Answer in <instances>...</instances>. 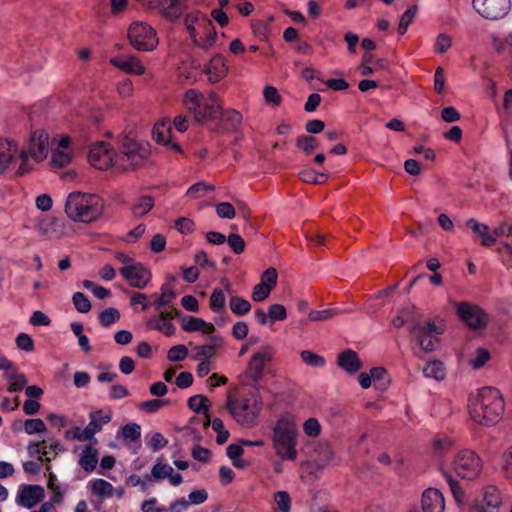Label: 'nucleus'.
Listing matches in <instances>:
<instances>
[{
    "label": "nucleus",
    "mask_w": 512,
    "mask_h": 512,
    "mask_svg": "<svg viewBox=\"0 0 512 512\" xmlns=\"http://www.w3.org/2000/svg\"><path fill=\"white\" fill-rule=\"evenodd\" d=\"M45 498V490L37 484H21L18 487L15 502L18 506L32 509Z\"/></svg>",
    "instance_id": "nucleus-14"
},
{
    "label": "nucleus",
    "mask_w": 512,
    "mask_h": 512,
    "mask_svg": "<svg viewBox=\"0 0 512 512\" xmlns=\"http://www.w3.org/2000/svg\"><path fill=\"white\" fill-rule=\"evenodd\" d=\"M271 291L272 288L268 287L264 283H258L253 288L252 300L255 302H262L269 297Z\"/></svg>",
    "instance_id": "nucleus-57"
},
{
    "label": "nucleus",
    "mask_w": 512,
    "mask_h": 512,
    "mask_svg": "<svg viewBox=\"0 0 512 512\" xmlns=\"http://www.w3.org/2000/svg\"><path fill=\"white\" fill-rule=\"evenodd\" d=\"M110 63L126 73L142 75L145 72V67L140 60L132 55L114 57L110 60Z\"/></svg>",
    "instance_id": "nucleus-18"
},
{
    "label": "nucleus",
    "mask_w": 512,
    "mask_h": 512,
    "mask_svg": "<svg viewBox=\"0 0 512 512\" xmlns=\"http://www.w3.org/2000/svg\"><path fill=\"white\" fill-rule=\"evenodd\" d=\"M217 33L215 29L209 31L207 35L199 36L196 34V39L191 38L193 44L203 50H208L215 42Z\"/></svg>",
    "instance_id": "nucleus-44"
},
{
    "label": "nucleus",
    "mask_w": 512,
    "mask_h": 512,
    "mask_svg": "<svg viewBox=\"0 0 512 512\" xmlns=\"http://www.w3.org/2000/svg\"><path fill=\"white\" fill-rule=\"evenodd\" d=\"M72 302L75 309L80 313H87L91 309V303L86 295L82 292H76L72 296Z\"/></svg>",
    "instance_id": "nucleus-50"
},
{
    "label": "nucleus",
    "mask_w": 512,
    "mask_h": 512,
    "mask_svg": "<svg viewBox=\"0 0 512 512\" xmlns=\"http://www.w3.org/2000/svg\"><path fill=\"white\" fill-rule=\"evenodd\" d=\"M338 365L348 373H355L361 368L357 354L350 349L339 354Z\"/></svg>",
    "instance_id": "nucleus-29"
},
{
    "label": "nucleus",
    "mask_w": 512,
    "mask_h": 512,
    "mask_svg": "<svg viewBox=\"0 0 512 512\" xmlns=\"http://www.w3.org/2000/svg\"><path fill=\"white\" fill-rule=\"evenodd\" d=\"M274 501L276 502L281 512H290L291 498L286 491H278L274 494Z\"/></svg>",
    "instance_id": "nucleus-55"
},
{
    "label": "nucleus",
    "mask_w": 512,
    "mask_h": 512,
    "mask_svg": "<svg viewBox=\"0 0 512 512\" xmlns=\"http://www.w3.org/2000/svg\"><path fill=\"white\" fill-rule=\"evenodd\" d=\"M16 345L20 350L31 352L34 349L33 339L26 333H19L16 337Z\"/></svg>",
    "instance_id": "nucleus-64"
},
{
    "label": "nucleus",
    "mask_w": 512,
    "mask_h": 512,
    "mask_svg": "<svg viewBox=\"0 0 512 512\" xmlns=\"http://www.w3.org/2000/svg\"><path fill=\"white\" fill-rule=\"evenodd\" d=\"M303 431L308 437H317L321 433V425L316 418H309L303 424Z\"/></svg>",
    "instance_id": "nucleus-56"
},
{
    "label": "nucleus",
    "mask_w": 512,
    "mask_h": 512,
    "mask_svg": "<svg viewBox=\"0 0 512 512\" xmlns=\"http://www.w3.org/2000/svg\"><path fill=\"white\" fill-rule=\"evenodd\" d=\"M103 201L96 194L72 192L65 204L67 216L77 222L90 223L102 215Z\"/></svg>",
    "instance_id": "nucleus-4"
},
{
    "label": "nucleus",
    "mask_w": 512,
    "mask_h": 512,
    "mask_svg": "<svg viewBox=\"0 0 512 512\" xmlns=\"http://www.w3.org/2000/svg\"><path fill=\"white\" fill-rule=\"evenodd\" d=\"M154 206V199L149 195H144L135 201L131 207L134 217L140 218L146 215Z\"/></svg>",
    "instance_id": "nucleus-33"
},
{
    "label": "nucleus",
    "mask_w": 512,
    "mask_h": 512,
    "mask_svg": "<svg viewBox=\"0 0 512 512\" xmlns=\"http://www.w3.org/2000/svg\"><path fill=\"white\" fill-rule=\"evenodd\" d=\"M443 476L450 488V491H451L454 499L458 503H461L464 499V493L462 491V488L460 487L459 482L456 479H454L450 473H448L446 471L443 472Z\"/></svg>",
    "instance_id": "nucleus-45"
},
{
    "label": "nucleus",
    "mask_w": 512,
    "mask_h": 512,
    "mask_svg": "<svg viewBox=\"0 0 512 512\" xmlns=\"http://www.w3.org/2000/svg\"><path fill=\"white\" fill-rule=\"evenodd\" d=\"M501 469L506 478L512 479V446L502 454Z\"/></svg>",
    "instance_id": "nucleus-58"
},
{
    "label": "nucleus",
    "mask_w": 512,
    "mask_h": 512,
    "mask_svg": "<svg viewBox=\"0 0 512 512\" xmlns=\"http://www.w3.org/2000/svg\"><path fill=\"white\" fill-rule=\"evenodd\" d=\"M205 72L208 75L209 81L212 83L218 82L224 78L228 72V66L224 57L220 54L214 55L208 65L205 66Z\"/></svg>",
    "instance_id": "nucleus-19"
},
{
    "label": "nucleus",
    "mask_w": 512,
    "mask_h": 512,
    "mask_svg": "<svg viewBox=\"0 0 512 512\" xmlns=\"http://www.w3.org/2000/svg\"><path fill=\"white\" fill-rule=\"evenodd\" d=\"M122 437L125 441L136 442L141 437V427L136 423H129L122 427Z\"/></svg>",
    "instance_id": "nucleus-46"
},
{
    "label": "nucleus",
    "mask_w": 512,
    "mask_h": 512,
    "mask_svg": "<svg viewBox=\"0 0 512 512\" xmlns=\"http://www.w3.org/2000/svg\"><path fill=\"white\" fill-rule=\"evenodd\" d=\"M89 491L100 500L110 498L114 495L113 485L104 479H93L87 484Z\"/></svg>",
    "instance_id": "nucleus-25"
},
{
    "label": "nucleus",
    "mask_w": 512,
    "mask_h": 512,
    "mask_svg": "<svg viewBox=\"0 0 512 512\" xmlns=\"http://www.w3.org/2000/svg\"><path fill=\"white\" fill-rule=\"evenodd\" d=\"M130 44L138 51H152L158 44L156 32L146 23L135 22L128 30Z\"/></svg>",
    "instance_id": "nucleus-10"
},
{
    "label": "nucleus",
    "mask_w": 512,
    "mask_h": 512,
    "mask_svg": "<svg viewBox=\"0 0 512 512\" xmlns=\"http://www.w3.org/2000/svg\"><path fill=\"white\" fill-rule=\"evenodd\" d=\"M229 307L238 316L246 315L251 310L249 301L240 296H232L229 300Z\"/></svg>",
    "instance_id": "nucleus-38"
},
{
    "label": "nucleus",
    "mask_w": 512,
    "mask_h": 512,
    "mask_svg": "<svg viewBox=\"0 0 512 512\" xmlns=\"http://www.w3.org/2000/svg\"><path fill=\"white\" fill-rule=\"evenodd\" d=\"M340 310L337 308H329L325 310H311L309 312V320L311 321H326L339 314Z\"/></svg>",
    "instance_id": "nucleus-49"
},
{
    "label": "nucleus",
    "mask_w": 512,
    "mask_h": 512,
    "mask_svg": "<svg viewBox=\"0 0 512 512\" xmlns=\"http://www.w3.org/2000/svg\"><path fill=\"white\" fill-rule=\"evenodd\" d=\"M450 467L458 477L471 481L480 475L483 463L476 452L464 449L454 456Z\"/></svg>",
    "instance_id": "nucleus-9"
},
{
    "label": "nucleus",
    "mask_w": 512,
    "mask_h": 512,
    "mask_svg": "<svg viewBox=\"0 0 512 512\" xmlns=\"http://www.w3.org/2000/svg\"><path fill=\"white\" fill-rule=\"evenodd\" d=\"M423 374L427 378L441 381L446 376L444 364L441 361L428 362L423 368Z\"/></svg>",
    "instance_id": "nucleus-34"
},
{
    "label": "nucleus",
    "mask_w": 512,
    "mask_h": 512,
    "mask_svg": "<svg viewBox=\"0 0 512 512\" xmlns=\"http://www.w3.org/2000/svg\"><path fill=\"white\" fill-rule=\"evenodd\" d=\"M151 297L155 299L152 303L154 309L156 311H162L163 307L169 306L173 302L177 294L169 283H164L160 288V294L154 293Z\"/></svg>",
    "instance_id": "nucleus-24"
},
{
    "label": "nucleus",
    "mask_w": 512,
    "mask_h": 512,
    "mask_svg": "<svg viewBox=\"0 0 512 512\" xmlns=\"http://www.w3.org/2000/svg\"><path fill=\"white\" fill-rule=\"evenodd\" d=\"M3 376L4 379L8 382L7 390L11 393L22 391L28 382L26 376L19 371L17 366H15Z\"/></svg>",
    "instance_id": "nucleus-26"
},
{
    "label": "nucleus",
    "mask_w": 512,
    "mask_h": 512,
    "mask_svg": "<svg viewBox=\"0 0 512 512\" xmlns=\"http://www.w3.org/2000/svg\"><path fill=\"white\" fill-rule=\"evenodd\" d=\"M468 408L473 421L492 426L498 423L504 413V400L496 388L483 387L469 397Z\"/></svg>",
    "instance_id": "nucleus-2"
},
{
    "label": "nucleus",
    "mask_w": 512,
    "mask_h": 512,
    "mask_svg": "<svg viewBox=\"0 0 512 512\" xmlns=\"http://www.w3.org/2000/svg\"><path fill=\"white\" fill-rule=\"evenodd\" d=\"M46 429L44 421L40 418H29L24 422V431L28 435L44 433Z\"/></svg>",
    "instance_id": "nucleus-43"
},
{
    "label": "nucleus",
    "mask_w": 512,
    "mask_h": 512,
    "mask_svg": "<svg viewBox=\"0 0 512 512\" xmlns=\"http://www.w3.org/2000/svg\"><path fill=\"white\" fill-rule=\"evenodd\" d=\"M222 120L226 130H235L242 121V115L236 110H229L222 114Z\"/></svg>",
    "instance_id": "nucleus-41"
},
{
    "label": "nucleus",
    "mask_w": 512,
    "mask_h": 512,
    "mask_svg": "<svg viewBox=\"0 0 512 512\" xmlns=\"http://www.w3.org/2000/svg\"><path fill=\"white\" fill-rule=\"evenodd\" d=\"M300 178L306 183L322 184L326 182L327 175L308 169L300 173Z\"/></svg>",
    "instance_id": "nucleus-51"
},
{
    "label": "nucleus",
    "mask_w": 512,
    "mask_h": 512,
    "mask_svg": "<svg viewBox=\"0 0 512 512\" xmlns=\"http://www.w3.org/2000/svg\"><path fill=\"white\" fill-rule=\"evenodd\" d=\"M121 314L118 309L109 307L101 311L98 315L99 324L104 328H109L120 320Z\"/></svg>",
    "instance_id": "nucleus-36"
},
{
    "label": "nucleus",
    "mask_w": 512,
    "mask_h": 512,
    "mask_svg": "<svg viewBox=\"0 0 512 512\" xmlns=\"http://www.w3.org/2000/svg\"><path fill=\"white\" fill-rule=\"evenodd\" d=\"M297 147L302 149L305 153L310 154L318 147V141L312 136L302 135L297 138Z\"/></svg>",
    "instance_id": "nucleus-53"
},
{
    "label": "nucleus",
    "mask_w": 512,
    "mask_h": 512,
    "mask_svg": "<svg viewBox=\"0 0 512 512\" xmlns=\"http://www.w3.org/2000/svg\"><path fill=\"white\" fill-rule=\"evenodd\" d=\"M298 429L292 416L281 415L272 429V447L281 461H295L298 456Z\"/></svg>",
    "instance_id": "nucleus-3"
},
{
    "label": "nucleus",
    "mask_w": 512,
    "mask_h": 512,
    "mask_svg": "<svg viewBox=\"0 0 512 512\" xmlns=\"http://www.w3.org/2000/svg\"><path fill=\"white\" fill-rule=\"evenodd\" d=\"M475 11L485 19H503L511 10V0H472Z\"/></svg>",
    "instance_id": "nucleus-11"
},
{
    "label": "nucleus",
    "mask_w": 512,
    "mask_h": 512,
    "mask_svg": "<svg viewBox=\"0 0 512 512\" xmlns=\"http://www.w3.org/2000/svg\"><path fill=\"white\" fill-rule=\"evenodd\" d=\"M111 421L110 415H104L101 410L93 411L90 413V422L83 429L84 430V438L91 440L94 438V435L98 433L102 426L109 423Z\"/></svg>",
    "instance_id": "nucleus-22"
},
{
    "label": "nucleus",
    "mask_w": 512,
    "mask_h": 512,
    "mask_svg": "<svg viewBox=\"0 0 512 512\" xmlns=\"http://www.w3.org/2000/svg\"><path fill=\"white\" fill-rule=\"evenodd\" d=\"M466 226L469 227L475 234L482 238V245L486 247L492 246L496 242V238L489 234V226L470 218L466 222Z\"/></svg>",
    "instance_id": "nucleus-27"
},
{
    "label": "nucleus",
    "mask_w": 512,
    "mask_h": 512,
    "mask_svg": "<svg viewBox=\"0 0 512 512\" xmlns=\"http://www.w3.org/2000/svg\"><path fill=\"white\" fill-rule=\"evenodd\" d=\"M187 355V347L183 344H178L169 349L167 358L172 362H179L184 360L187 357Z\"/></svg>",
    "instance_id": "nucleus-54"
},
{
    "label": "nucleus",
    "mask_w": 512,
    "mask_h": 512,
    "mask_svg": "<svg viewBox=\"0 0 512 512\" xmlns=\"http://www.w3.org/2000/svg\"><path fill=\"white\" fill-rule=\"evenodd\" d=\"M156 2L162 8L163 16L170 21L177 20L185 6V0H156Z\"/></svg>",
    "instance_id": "nucleus-23"
},
{
    "label": "nucleus",
    "mask_w": 512,
    "mask_h": 512,
    "mask_svg": "<svg viewBox=\"0 0 512 512\" xmlns=\"http://www.w3.org/2000/svg\"><path fill=\"white\" fill-rule=\"evenodd\" d=\"M423 512H444L445 501L443 494L435 488H428L422 495Z\"/></svg>",
    "instance_id": "nucleus-16"
},
{
    "label": "nucleus",
    "mask_w": 512,
    "mask_h": 512,
    "mask_svg": "<svg viewBox=\"0 0 512 512\" xmlns=\"http://www.w3.org/2000/svg\"><path fill=\"white\" fill-rule=\"evenodd\" d=\"M172 472L173 468L169 464L160 461L156 462L151 469V475L155 480L166 479Z\"/></svg>",
    "instance_id": "nucleus-48"
},
{
    "label": "nucleus",
    "mask_w": 512,
    "mask_h": 512,
    "mask_svg": "<svg viewBox=\"0 0 512 512\" xmlns=\"http://www.w3.org/2000/svg\"><path fill=\"white\" fill-rule=\"evenodd\" d=\"M270 322L282 321L286 319V308L282 304H272L268 309Z\"/></svg>",
    "instance_id": "nucleus-59"
},
{
    "label": "nucleus",
    "mask_w": 512,
    "mask_h": 512,
    "mask_svg": "<svg viewBox=\"0 0 512 512\" xmlns=\"http://www.w3.org/2000/svg\"><path fill=\"white\" fill-rule=\"evenodd\" d=\"M502 503L500 491L494 486H488L483 493L482 503L479 505V512H499Z\"/></svg>",
    "instance_id": "nucleus-20"
},
{
    "label": "nucleus",
    "mask_w": 512,
    "mask_h": 512,
    "mask_svg": "<svg viewBox=\"0 0 512 512\" xmlns=\"http://www.w3.org/2000/svg\"><path fill=\"white\" fill-rule=\"evenodd\" d=\"M226 241L232 251L236 254L242 253L245 249V241L238 234H230L228 238H226Z\"/></svg>",
    "instance_id": "nucleus-63"
},
{
    "label": "nucleus",
    "mask_w": 512,
    "mask_h": 512,
    "mask_svg": "<svg viewBox=\"0 0 512 512\" xmlns=\"http://www.w3.org/2000/svg\"><path fill=\"white\" fill-rule=\"evenodd\" d=\"M417 10V6L413 5L402 14L398 26V32L400 35H404L407 32L409 25L413 22L417 14Z\"/></svg>",
    "instance_id": "nucleus-40"
},
{
    "label": "nucleus",
    "mask_w": 512,
    "mask_h": 512,
    "mask_svg": "<svg viewBox=\"0 0 512 512\" xmlns=\"http://www.w3.org/2000/svg\"><path fill=\"white\" fill-rule=\"evenodd\" d=\"M157 312V315L151 316L147 320V327L157 330L166 336H172L175 333V326L169 320L170 315L162 311Z\"/></svg>",
    "instance_id": "nucleus-21"
},
{
    "label": "nucleus",
    "mask_w": 512,
    "mask_h": 512,
    "mask_svg": "<svg viewBox=\"0 0 512 512\" xmlns=\"http://www.w3.org/2000/svg\"><path fill=\"white\" fill-rule=\"evenodd\" d=\"M458 317L471 329H482L487 324L486 313L477 305L461 302L457 307Z\"/></svg>",
    "instance_id": "nucleus-13"
},
{
    "label": "nucleus",
    "mask_w": 512,
    "mask_h": 512,
    "mask_svg": "<svg viewBox=\"0 0 512 512\" xmlns=\"http://www.w3.org/2000/svg\"><path fill=\"white\" fill-rule=\"evenodd\" d=\"M222 342V339L217 336L210 337V343L206 345L196 346L193 348V359L200 360L201 358L209 359L213 357L214 350Z\"/></svg>",
    "instance_id": "nucleus-31"
},
{
    "label": "nucleus",
    "mask_w": 512,
    "mask_h": 512,
    "mask_svg": "<svg viewBox=\"0 0 512 512\" xmlns=\"http://www.w3.org/2000/svg\"><path fill=\"white\" fill-rule=\"evenodd\" d=\"M119 271L134 288L143 289L151 280L150 271L138 262L123 266Z\"/></svg>",
    "instance_id": "nucleus-15"
},
{
    "label": "nucleus",
    "mask_w": 512,
    "mask_h": 512,
    "mask_svg": "<svg viewBox=\"0 0 512 512\" xmlns=\"http://www.w3.org/2000/svg\"><path fill=\"white\" fill-rule=\"evenodd\" d=\"M72 160L71 151H64L60 148L52 150L51 164L53 167L62 168L68 165Z\"/></svg>",
    "instance_id": "nucleus-39"
},
{
    "label": "nucleus",
    "mask_w": 512,
    "mask_h": 512,
    "mask_svg": "<svg viewBox=\"0 0 512 512\" xmlns=\"http://www.w3.org/2000/svg\"><path fill=\"white\" fill-rule=\"evenodd\" d=\"M183 104L197 122L216 119L221 115L219 97L214 92L205 96L196 89H189L184 94Z\"/></svg>",
    "instance_id": "nucleus-6"
},
{
    "label": "nucleus",
    "mask_w": 512,
    "mask_h": 512,
    "mask_svg": "<svg viewBox=\"0 0 512 512\" xmlns=\"http://www.w3.org/2000/svg\"><path fill=\"white\" fill-rule=\"evenodd\" d=\"M203 325H205V321L202 318L182 316L181 327L186 332L200 331Z\"/></svg>",
    "instance_id": "nucleus-47"
},
{
    "label": "nucleus",
    "mask_w": 512,
    "mask_h": 512,
    "mask_svg": "<svg viewBox=\"0 0 512 512\" xmlns=\"http://www.w3.org/2000/svg\"><path fill=\"white\" fill-rule=\"evenodd\" d=\"M153 139L163 145H171V148L174 149L177 152H181V147L177 143L171 142V131L170 129H166L165 124H158L155 125L153 128Z\"/></svg>",
    "instance_id": "nucleus-32"
},
{
    "label": "nucleus",
    "mask_w": 512,
    "mask_h": 512,
    "mask_svg": "<svg viewBox=\"0 0 512 512\" xmlns=\"http://www.w3.org/2000/svg\"><path fill=\"white\" fill-rule=\"evenodd\" d=\"M188 406L194 412H196L198 414L202 413L205 415V421H204L205 427H208L210 425V417L208 415L210 402L207 397H205L204 395H201V394L191 396L188 399Z\"/></svg>",
    "instance_id": "nucleus-28"
},
{
    "label": "nucleus",
    "mask_w": 512,
    "mask_h": 512,
    "mask_svg": "<svg viewBox=\"0 0 512 512\" xmlns=\"http://www.w3.org/2000/svg\"><path fill=\"white\" fill-rule=\"evenodd\" d=\"M98 463V451L91 446H85L82 450L78 464L86 472H92Z\"/></svg>",
    "instance_id": "nucleus-30"
},
{
    "label": "nucleus",
    "mask_w": 512,
    "mask_h": 512,
    "mask_svg": "<svg viewBox=\"0 0 512 512\" xmlns=\"http://www.w3.org/2000/svg\"><path fill=\"white\" fill-rule=\"evenodd\" d=\"M263 402L257 392L250 397L234 399L228 396L226 407L234 420L244 426L253 427L256 424L257 417L262 410Z\"/></svg>",
    "instance_id": "nucleus-7"
},
{
    "label": "nucleus",
    "mask_w": 512,
    "mask_h": 512,
    "mask_svg": "<svg viewBox=\"0 0 512 512\" xmlns=\"http://www.w3.org/2000/svg\"><path fill=\"white\" fill-rule=\"evenodd\" d=\"M301 359L306 365L315 367V368L324 367L326 364L324 357H322L321 355H318L310 350H303L301 352Z\"/></svg>",
    "instance_id": "nucleus-42"
},
{
    "label": "nucleus",
    "mask_w": 512,
    "mask_h": 512,
    "mask_svg": "<svg viewBox=\"0 0 512 512\" xmlns=\"http://www.w3.org/2000/svg\"><path fill=\"white\" fill-rule=\"evenodd\" d=\"M48 153V135L44 131H34L31 133L29 144L26 149L18 150L14 164L19 162L17 174L22 175L31 169L28 164L29 156L36 161H40L47 156Z\"/></svg>",
    "instance_id": "nucleus-8"
},
{
    "label": "nucleus",
    "mask_w": 512,
    "mask_h": 512,
    "mask_svg": "<svg viewBox=\"0 0 512 512\" xmlns=\"http://www.w3.org/2000/svg\"><path fill=\"white\" fill-rule=\"evenodd\" d=\"M202 16L203 14L199 11L186 15L184 22L186 29L189 32L190 38L196 39V34L198 33L196 27L199 23V19H201Z\"/></svg>",
    "instance_id": "nucleus-52"
},
{
    "label": "nucleus",
    "mask_w": 512,
    "mask_h": 512,
    "mask_svg": "<svg viewBox=\"0 0 512 512\" xmlns=\"http://www.w3.org/2000/svg\"><path fill=\"white\" fill-rule=\"evenodd\" d=\"M273 356L274 349L271 346H264L253 354L248 363L246 375L254 384L262 380L264 369L271 362Z\"/></svg>",
    "instance_id": "nucleus-12"
},
{
    "label": "nucleus",
    "mask_w": 512,
    "mask_h": 512,
    "mask_svg": "<svg viewBox=\"0 0 512 512\" xmlns=\"http://www.w3.org/2000/svg\"><path fill=\"white\" fill-rule=\"evenodd\" d=\"M216 212L220 218L232 219L235 217V208L229 202H220L216 205Z\"/></svg>",
    "instance_id": "nucleus-61"
},
{
    "label": "nucleus",
    "mask_w": 512,
    "mask_h": 512,
    "mask_svg": "<svg viewBox=\"0 0 512 512\" xmlns=\"http://www.w3.org/2000/svg\"><path fill=\"white\" fill-rule=\"evenodd\" d=\"M214 186L205 182H198L189 187L186 194L190 198H199L202 196V192L213 190Z\"/></svg>",
    "instance_id": "nucleus-60"
},
{
    "label": "nucleus",
    "mask_w": 512,
    "mask_h": 512,
    "mask_svg": "<svg viewBox=\"0 0 512 512\" xmlns=\"http://www.w3.org/2000/svg\"><path fill=\"white\" fill-rule=\"evenodd\" d=\"M27 452L30 457L38 456L39 461L50 462L51 457L48 456L47 442L43 440L41 442L31 441L27 446Z\"/></svg>",
    "instance_id": "nucleus-35"
},
{
    "label": "nucleus",
    "mask_w": 512,
    "mask_h": 512,
    "mask_svg": "<svg viewBox=\"0 0 512 512\" xmlns=\"http://www.w3.org/2000/svg\"><path fill=\"white\" fill-rule=\"evenodd\" d=\"M18 152L17 144L10 139H0V174L14 165Z\"/></svg>",
    "instance_id": "nucleus-17"
},
{
    "label": "nucleus",
    "mask_w": 512,
    "mask_h": 512,
    "mask_svg": "<svg viewBox=\"0 0 512 512\" xmlns=\"http://www.w3.org/2000/svg\"><path fill=\"white\" fill-rule=\"evenodd\" d=\"M166 403H168V400H161V399H151L147 401H143L138 404V407L141 410H144L149 413H153L158 411L160 408H162Z\"/></svg>",
    "instance_id": "nucleus-62"
},
{
    "label": "nucleus",
    "mask_w": 512,
    "mask_h": 512,
    "mask_svg": "<svg viewBox=\"0 0 512 512\" xmlns=\"http://www.w3.org/2000/svg\"><path fill=\"white\" fill-rule=\"evenodd\" d=\"M225 294L220 288H215L210 296L209 305L213 312L223 313L225 312Z\"/></svg>",
    "instance_id": "nucleus-37"
},
{
    "label": "nucleus",
    "mask_w": 512,
    "mask_h": 512,
    "mask_svg": "<svg viewBox=\"0 0 512 512\" xmlns=\"http://www.w3.org/2000/svg\"><path fill=\"white\" fill-rule=\"evenodd\" d=\"M149 154L148 144L123 136L119 140L118 152L109 148L104 142L91 145L88 160L92 166L99 170L114 167L120 171H129L142 166Z\"/></svg>",
    "instance_id": "nucleus-1"
},
{
    "label": "nucleus",
    "mask_w": 512,
    "mask_h": 512,
    "mask_svg": "<svg viewBox=\"0 0 512 512\" xmlns=\"http://www.w3.org/2000/svg\"><path fill=\"white\" fill-rule=\"evenodd\" d=\"M406 322H409V331L416 338L420 348L425 352L435 350V343L438 341L437 336L442 334L443 328L435 324V322H427L423 324L413 317V311L409 308L403 309L401 314L396 316L392 323L395 327L400 328Z\"/></svg>",
    "instance_id": "nucleus-5"
}]
</instances>
